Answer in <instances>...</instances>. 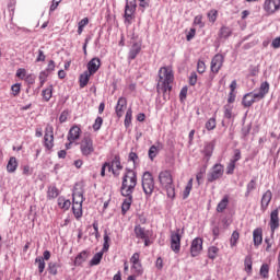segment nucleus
<instances>
[{"mask_svg": "<svg viewBox=\"0 0 280 280\" xmlns=\"http://www.w3.org/2000/svg\"><path fill=\"white\" fill-rule=\"evenodd\" d=\"M91 75H93V74H91V72H89V71H85L80 75V88L81 89H84V86H86V84H89V80H90Z\"/></svg>", "mask_w": 280, "mask_h": 280, "instance_id": "obj_26", "label": "nucleus"}, {"mask_svg": "<svg viewBox=\"0 0 280 280\" xmlns=\"http://www.w3.org/2000/svg\"><path fill=\"white\" fill-rule=\"evenodd\" d=\"M35 264H38V270H39V273L42 275V272L45 271V259L43 257H37L35 259Z\"/></svg>", "mask_w": 280, "mask_h": 280, "instance_id": "obj_46", "label": "nucleus"}, {"mask_svg": "<svg viewBox=\"0 0 280 280\" xmlns=\"http://www.w3.org/2000/svg\"><path fill=\"white\" fill-rule=\"evenodd\" d=\"M196 36V28H190V31L188 32L187 36H186V40H191V38H194Z\"/></svg>", "mask_w": 280, "mask_h": 280, "instance_id": "obj_63", "label": "nucleus"}, {"mask_svg": "<svg viewBox=\"0 0 280 280\" xmlns=\"http://www.w3.org/2000/svg\"><path fill=\"white\" fill-rule=\"evenodd\" d=\"M45 52L43 50H38V56L36 58V62H45Z\"/></svg>", "mask_w": 280, "mask_h": 280, "instance_id": "obj_59", "label": "nucleus"}, {"mask_svg": "<svg viewBox=\"0 0 280 280\" xmlns=\"http://www.w3.org/2000/svg\"><path fill=\"white\" fill-rule=\"evenodd\" d=\"M139 253H135L132 256H131V258H130V262L131 264H139V262H141V260H139Z\"/></svg>", "mask_w": 280, "mask_h": 280, "instance_id": "obj_61", "label": "nucleus"}, {"mask_svg": "<svg viewBox=\"0 0 280 280\" xmlns=\"http://www.w3.org/2000/svg\"><path fill=\"white\" fill-rule=\"evenodd\" d=\"M69 117V112L63 110L59 116L60 124H65L67 121V118Z\"/></svg>", "mask_w": 280, "mask_h": 280, "instance_id": "obj_57", "label": "nucleus"}, {"mask_svg": "<svg viewBox=\"0 0 280 280\" xmlns=\"http://www.w3.org/2000/svg\"><path fill=\"white\" fill-rule=\"evenodd\" d=\"M135 233L136 237H138L139 240H147L148 237V232L145 231L144 228H141V225L135 226Z\"/></svg>", "mask_w": 280, "mask_h": 280, "instance_id": "obj_24", "label": "nucleus"}, {"mask_svg": "<svg viewBox=\"0 0 280 280\" xmlns=\"http://www.w3.org/2000/svg\"><path fill=\"white\" fill-rule=\"evenodd\" d=\"M84 261H86V252L80 253L74 259L75 266H81Z\"/></svg>", "mask_w": 280, "mask_h": 280, "instance_id": "obj_44", "label": "nucleus"}, {"mask_svg": "<svg viewBox=\"0 0 280 280\" xmlns=\"http://www.w3.org/2000/svg\"><path fill=\"white\" fill-rule=\"evenodd\" d=\"M253 238H254V245L255 246H261V243L264 242V236H262L261 229L254 230Z\"/></svg>", "mask_w": 280, "mask_h": 280, "instance_id": "obj_22", "label": "nucleus"}, {"mask_svg": "<svg viewBox=\"0 0 280 280\" xmlns=\"http://www.w3.org/2000/svg\"><path fill=\"white\" fill-rule=\"evenodd\" d=\"M137 11V0H126L125 5V21H132V14Z\"/></svg>", "mask_w": 280, "mask_h": 280, "instance_id": "obj_8", "label": "nucleus"}, {"mask_svg": "<svg viewBox=\"0 0 280 280\" xmlns=\"http://www.w3.org/2000/svg\"><path fill=\"white\" fill-rule=\"evenodd\" d=\"M126 106H128V101L126 97H119L116 105L117 117H124V110H126Z\"/></svg>", "mask_w": 280, "mask_h": 280, "instance_id": "obj_17", "label": "nucleus"}, {"mask_svg": "<svg viewBox=\"0 0 280 280\" xmlns=\"http://www.w3.org/2000/svg\"><path fill=\"white\" fill-rule=\"evenodd\" d=\"M72 211L77 219L82 218V203H72Z\"/></svg>", "mask_w": 280, "mask_h": 280, "instance_id": "obj_35", "label": "nucleus"}, {"mask_svg": "<svg viewBox=\"0 0 280 280\" xmlns=\"http://www.w3.org/2000/svg\"><path fill=\"white\" fill-rule=\"evenodd\" d=\"M222 176H224V166L222 164H214L211 172L207 174V180L208 183H215Z\"/></svg>", "mask_w": 280, "mask_h": 280, "instance_id": "obj_6", "label": "nucleus"}, {"mask_svg": "<svg viewBox=\"0 0 280 280\" xmlns=\"http://www.w3.org/2000/svg\"><path fill=\"white\" fill-rule=\"evenodd\" d=\"M240 241V232L234 231L230 238V246L233 248L234 246H237V242Z\"/></svg>", "mask_w": 280, "mask_h": 280, "instance_id": "obj_39", "label": "nucleus"}, {"mask_svg": "<svg viewBox=\"0 0 280 280\" xmlns=\"http://www.w3.org/2000/svg\"><path fill=\"white\" fill-rule=\"evenodd\" d=\"M108 242H110V237L108 236V234H104V244H103L102 253H106L108 248H110V245L108 244Z\"/></svg>", "mask_w": 280, "mask_h": 280, "instance_id": "obj_50", "label": "nucleus"}, {"mask_svg": "<svg viewBox=\"0 0 280 280\" xmlns=\"http://www.w3.org/2000/svg\"><path fill=\"white\" fill-rule=\"evenodd\" d=\"M270 200H272V191L267 190L261 197V201H260L261 211H266V209H268V205H270Z\"/></svg>", "mask_w": 280, "mask_h": 280, "instance_id": "obj_18", "label": "nucleus"}, {"mask_svg": "<svg viewBox=\"0 0 280 280\" xmlns=\"http://www.w3.org/2000/svg\"><path fill=\"white\" fill-rule=\"evenodd\" d=\"M164 188L166 189L167 197L174 200V198H176V188L174 187V184L165 186Z\"/></svg>", "mask_w": 280, "mask_h": 280, "instance_id": "obj_38", "label": "nucleus"}, {"mask_svg": "<svg viewBox=\"0 0 280 280\" xmlns=\"http://www.w3.org/2000/svg\"><path fill=\"white\" fill-rule=\"evenodd\" d=\"M202 253V238H194L190 246L191 257H198Z\"/></svg>", "mask_w": 280, "mask_h": 280, "instance_id": "obj_11", "label": "nucleus"}, {"mask_svg": "<svg viewBox=\"0 0 280 280\" xmlns=\"http://www.w3.org/2000/svg\"><path fill=\"white\" fill-rule=\"evenodd\" d=\"M208 19L210 23H214L215 21H218V10H210L208 12Z\"/></svg>", "mask_w": 280, "mask_h": 280, "instance_id": "obj_48", "label": "nucleus"}, {"mask_svg": "<svg viewBox=\"0 0 280 280\" xmlns=\"http://www.w3.org/2000/svg\"><path fill=\"white\" fill-rule=\"evenodd\" d=\"M132 124V108H128L125 116V127L130 128Z\"/></svg>", "mask_w": 280, "mask_h": 280, "instance_id": "obj_36", "label": "nucleus"}, {"mask_svg": "<svg viewBox=\"0 0 280 280\" xmlns=\"http://www.w3.org/2000/svg\"><path fill=\"white\" fill-rule=\"evenodd\" d=\"M206 69H207V66L205 65V61H200L199 60L197 62V71H198V73H205Z\"/></svg>", "mask_w": 280, "mask_h": 280, "instance_id": "obj_53", "label": "nucleus"}, {"mask_svg": "<svg viewBox=\"0 0 280 280\" xmlns=\"http://www.w3.org/2000/svg\"><path fill=\"white\" fill-rule=\"evenodd\" d=\"M233 34V31H231V27L222 26L219 32L220 38H229Z\"/></svg>", "mask_w": 280, "mask_h": 280, "instance_id": "obj_31", "label": "nucleus"}, {"mask_svg": "<svg viewBox=\"0 0 280 280\" xmlns=\"http://www.w3.org/2000/svg\"><path fill=\"white\" fill-rule=\"evenodd\" d=\"M106 167L108 168V172H113L114 176H119V172L116 170H124V166H121V160L119 155H115V158L112 161V165L108 162H105L101 168V176H106Z\"/></svg>", "mask_w": 280, "mask_h": 280, "instance_id": "obj_3", "label": "nucleus"}, {"mask_svg": "<svg viewBox=\"0 0 280 280\" xmlns=\"http://www.w3.org/2000/svg\"><path fill=\"white\" fill-rule=\"evenodd\" d=\"M104 257V252L96 253L90 261V266H100L102 258Z\"/></svg>", "mask_w": 280, "mask_h": 280, "instance_id": "obj_29", "label": "nucleus"}, {"mask_svg": "<svg viewBox=\"0 0 280 280\" xmlns=\"http://www.w3.org/2000/svg\"><path fill=\"white\" fill-rule=\"evenodd\" d=\"M206 128L208 130H214L215 128V118H210L207 122H206Z\"/></svg>", "mask_w": 280, "mask_h": 280, "instance_id": "obj_52", "label": "nucleus"}, {"mask_svg": "<svg viewBox=\"0 0 280 280\" xmlns=\"http://www.w3.org/2000/svg\"><path fill=\"white\" fill-rule=\"evenodd\" d=\"M215 148V144L213 142H208L205 144L203 148V154L205 156H211V154H213V149Z\"/></svg>", "mask_w": 280, "mask_h": 280, "instance_id": "obj_33", "label": "nucleus"}, {"mask_svg": "<svg viewBox=\"0 0 280 280\" xmlns=\"http://www.w3.org/2000/svg\"><path fill=\"white\" fill-rule=\"evenodd\" d=\"M18 167H19V162H16V158H10L7 164V172H9L10 174H13V172H16Z\"/></svg>", "mask_w": 280, "mask_h": 280, "instance_id": "obj_23", "label": "nucleus"}, {"mask_svg": "<svg viewBox=\"0 0 280 280\" xmlns=\"http://www.w3.org/2000/svg\"><path fill=\"white\" fill-rule=\"evenodd\" d=\"M100 67H102V61L94 57L88 62V72L93 75L100 71Z\"/></svg>", "mask_w": 280, "mask_h": 280, "instance_id": "obj_14", "label": "nucleus"}, {"mask_svg": "<svg viewBox=\"0 0 280 280\" xmlns=\"http://www.w3.org/2000/svg\"><path fill=\"white\" fill-rule=\"evenodd\" d=\"M80 150L83 156H91V154L95 152V148L93 147V138H91V136H85L82 139Z\"/></svg>", "mask_w": 280, "mask_h": 280, "instance_id": "obj_5", "label": "nucleus"}, {"mask_svg": "<svg viewBox=\"0 0 280 280\" xmlns=\"http://www.w3.org/2000/svg\"><path fill=\"white\" fill-rule=\"evenodd\" d=\"M131 264H132L131 270L133 275H137V277H141V275H143V266L141 265V262H131Z\"/></svg>", "mask_w": 280, "mask_h": 280, "instance_id": "obj_28", "label": "nucleus"}, {"mask_svg": "<svg viewBox=\"0 0 280 280\" xmlns=\"http://www.w3.org/2000/svg\"><path fill=\"white\" fill-rule=\"evenodd\" d=\"M159 180L162 187H170V185H174V179L172 178V173L170 171H162L159 174Z\"/></svg>", "mask_w": 280, "mask_h": 280, "instance_id": "obj_10", "label": "nucleus"}, {"mask_svg": "<svg viewBox=\"0 0 280 280\" xmlns=\"http://www.w3.org/2000/svg\"><path fill=\"white\" fill-rule=\"evenodd\" d=\"M224 117L225 119H231L233 117V107H231V105L224 106Z\"/></svg>", "mask_w": 280, "mask_h": 280, "instance_id": "obj_49", "label": "nucleus"}, {"mask_svg": "<svg viewBox=\"0 0 280 280\" xmlns=\"http://www.w3.org/2000/svg\"><path fill=\"white\" fill-rule=\"evenodd\" d=\"M218 253H220V248L217 246H211L208 249V257L209 259H215L218 257Z\"/></svg>", "mask_w": 280, "mask_h": 280, "instance_id": "obj_40", "label": "nucleus"}, {"mask_svg": "<svg viewBox=\"0 0 280 280\" xmlns=\"http://www.w3.org/2000/svg\"><path fill=\"white\" fill-rule=\"evenodd\" d=\"M269 91H270V84L267 81H265L264 83L260 84L259 92L256 93V97H258V100H264V97H266Z\"/></svg>", "mask_w": 280, "mask_h": 280, "instance_id": "obj_20", "label": "nucleus"}, {"mask_svg": "<svg viewBox=\"0 0 280 280\" xmlns=\"http://www.w3.org/2000/svg\"><path fill=\"white\" fill-rule=\"evenodd\" d=\"M226 207H229V196L225 195L217 206L218 213L224 212V209H226Z\"/></svg>", "mask_w": 280, "mask_h": 280, "instance_id": "obj_27", "label": "nucleus"}, {"mask_svg": "<svg viewBox=\"0 0 280 280\" xmlns=\"http://www.w3.org/2000/svg\"><path fill=\"white\" fill-rule=\"evenodd\" d=\"M256 100H259V96H257V93L249 92L244 95L242 104L245 108H250V105L255 104Z\"/></svg>", "mask_w": 280, "mask_h": 280, "instance_id": "obj_16", "label": "nucleus"}, {"mask_svg": "<svg viewBox=\"0 0 280 280\" xmlns=\"http://www.w3.org/2000/svg\"><path fill=\"white\" fill-rule=\"evenodd\" d=\"M269 226L271 229V233H275L277 229H279V209L271 211Z\"/></svg>", "mask_w": 280, "mask_h": 280, "instance_id": "obj_15", "label": "nucleus"}, {"mask_svg": "<svg viewBox=\"0 0 280 280\" xmlns=\"http://www.w3.org/2000/svg\"><path fill=\"white\" fill-rule=\"evenodd\" d=\"M264 8L268 14H275L280 10V0H266Z\"/></svg>", "mask_w": 280, "mask_h": 280, "instance_id": "obj_13", "label": "nucleus"}, {"mask_svg": "<svg viewBox=\"0 0 280 280\" xmlns=\"http://www.w3.org/2000/svg\"><path fill=\"white\" fill-rule=\"evenodd\" d=\"M11 90L13 92V95L16 96L19 93H21V84L15 83L11 86Z\"/></svg>", "mask_w": 280, "mask_h": 280, "instance_id": "obj_54", "label": "nucleus"}, {"mask_svg": "<svg viewBox=\"0 0 280 280\" xmlns=\"http://www.w3.org/2000/svg\"><path fill=\"white\" fill-rule=\"evenodd\" d=\"M135 187H137V172L126 168V174L122 177V184L120 187L121 196L126 198L121 206L122 215H126V213L130 211Z\"/></svg>", "mask_w": 280, "mask_h": 280, "instance_id": "obj_1", "label": "nucleus"}, {"mask_svg": "<svg viewBox=\"0 0 280 280\" xmlns=\"http://www.w3.org/2000/svg\"><path fill=\"white\" fill-rule=\"evenodd\" d=\"M183 236L180 235V229L171 232V248L173 253H180V240Z\"/></svg>", "mask_w": 280, "mask_h": 280, "instance_id": "obj_7", "label": "nucleus"}, {"mask_svg": "<svg viewBox=\"0 0 280 280\" xmlns=\"http://www.w3.org/2000/svg\"><path fill=\"white\" fill-rule=\"evenodd\" d=\"M142 189L148 198L154 192V177L152 173L144 172L142 175Z\"/></svg>", "mask_w": 280, "mask_h": 280, "instance_id": "obj_4", "label": "nucleus"}, {"mask_svg": "<svg viewBox=\"0 0 280 280\" xmlns=\"http://www.w3.org/2000/svg\"><path fill=\"white\" fill-rule=\"evenodd\" d=\"M234 170H235V162L230 161V163L228 164L226 174H233Z\"/></svg>", "mask_w": 280, "mask_h": 280, "instance_id": "obj_62", "label": "nucleus"}, {"mask_svg": "<svg viewBox=\"0 0 280 280\" xmlns=\"http://www.w3.org/2000/svg\"><path fill=\"white\" fill-rule=\"evenodd\" d=\"M59 207H61V209H66L67 211L71 208V201L70 200H65L63 202L59 201Z\"/></svg>", "mask_w": 280, "mask_h": 280, "instance_id": "obj_56", "label": "nucleus"}, {"mask_svg": "<svg viewBox=\"0 0 280 280\" xmlns=\"http://www.w3.org/2000/svg\"><path fill=\"white\" fill-rule=\"evenodd\" d=\"M268 272H270V266H268V264H262L259 271L260 277H262V279H268Z\"/></svg>", "mask_w": 280, "mask_h": 280, "instance_id": "obj_41", "label": "nucleus"}, {"mask_svg": "<svg viewBox=\"0 0 280 280\" xmlns=\"http://www.w3.org/2000/svg\"><path fill=\"white\" fill-rule=\"evenodd\" d=\"M240 159H242V152L238 149H236L234 151V158L231 161L236 163L237 161H240Z\"/></svg>", "mask_w": 280, "mask_h": 280, "instance_id": "obj_58", "label": "nucleus"}, {"mask_svg": "<svg viewBox=\"0 0 280 280\" xmlns=\"http://www.w3.org/2000/svg\"><path fill=\"white\" fill-rule=\"evenodd\" d=\"M271 47H273V49H279V47H280V37H276V38L272 40Z\"/></svg>", "mask_w": 280, "mask_h": 280, "instance_id": "obj_64", "label": "nucleus"}, {"mask_svg": "<svg viewBox=\"0 0 280 280\" xmlns=\"http://www.w3.org/2000/svg\"><path fill=\"white\" fill-rule=\"evenodd\" d=\"M256 187H257V183L255 182V179H252L247 184V190L245 192V198H248L250 196V191H255Z\"/></svg>", "mask_w": 280, "mask_h": 280, "instance_id": "obj_43", "label": "nucleus"}, {"mask_svg": "<svg viewBox=\"0 0 280 280\" xmlns=\"http://www.w3.org/2000/svg\"><path fill=\"white\" fill-rule=\"evenodd\" d=\"M141 52V44L135 43L132 44L130 50H129V60H135L137 56Z\"/></svg>", "mask_w": 280, "mask_h": 280, "instance_id": "obj_21", "label": "nucleus"}, {"mask_svg": "<svg viewBox=\"0 0 280 280\" xmlns=\"http://www.w3.org/2000/svg\"><path fill=\"white\" fill-rule=\"evenodd\" d=\"M159 81H158V93L159 95H163L164 100H170V93L172 91V82H174V72L170 70L167 67H162L159 70Z\"/></svg>", "mask_w": 280, "mask_h": 280, "instance_id": "obj_2", "label": "nucleus"}, {"mask_svg": "<svg viewBox=\"0 0 280 280\" xmlns=\"http://www.w3.org/2000/svg\"><path fill=\"white\" fill-rule=\"evenodd\" d=\"M102 124H104V119L98 116V117L95 119V122H94L93 126H92L94 132H97V130H100V128H102Z\"/></svg>", "mask_w": 280, "mask_h": 280, "instance_id": "obj_47", "label": "nucleus"}, {"mask_svg": "<svg viewBox=\"0 0 280 280\" xmlns=\"http://www.w3.org/2000/svg\"><path fill=\"white\" fill-rule=\"evenodd\" d=\"M192 188H194V178H190L183 191V200H187V198H189V194H191Z\"/></svg>", "mask_w": 280, "mask_h": 280, "instance_id": "obj_25", "label": "nucleus"}, {"mask_svg": "<svg viewBox=\"0 0 280 280\" xmlns=\"http://www.w3.org/2000/svg\"><path fill=\"white\" fill-rule=\"evenodd\" d=\"M195 25H199L200 27H205V24L202 23V15H197L194 20Z\"/></svg>", "mask_w": 280, "mask_h": 280, "instance_id": "obj_60", "label": "nucleus"}, {"mask_svg": "<svg viewBox=\"0 0 280 280\" xmlns=\"http://www.w3.org/2000/svg\"><path fill=\"white\" fill-rule=\"evenodd\" d=\"M72 202L73 203H82L84 202V194L82 191H75L72 194Z\"/></svg>", "mask_w": 280, "mask_h": 280, "instance_id": "obj_34", "label": "nucleus"}, {"mask_svg": "<svg viewBox=\"0 0 280 280\" xmlns=\"http://www.w3.org/2000/svg\"><path fill=\"white\" fill-rule=\"evenodd\" d=\"M48 75L49 74H47V72H45V71L39 73L40 86H43V84H45V82H47Z\"/></svg>", "mask_w": 280, "mask_h": 280, "instance_id": "obj_55", "label": "nucleus"}, {"mask_svg": "<svg viewBox=\"0 0 280 280\" xmlns=\"http://www.w3.org/2000/svg\"><path fill=\"white\" fill-rule=\"evenodd\" d=\"M245 271L250 275L253 272V257L250 255L245 257L244 260Z\"/></svg>", "mask_w": 280, "mask_h": 280, "instance_id": "obj_30", "label": "nucleus"}, {"mask_svg": "<svg viewBox=\"0 0 280 280\" xmlns=\"http://www.w3.org/2000/svg\"><path fill=\"white\" fill-rule=\"evenodd\" d=\"M47 194L48 198H58L59 196L58 188L56 186L49 187Z\"/></svg>", "mask_w": 280, "mask_h": 280, "instance_id": "obj_45", "label": "nucleus"}, {"mask_svg": "<svg viewBox=\"0 0 280 280\" xmlns=\"http://www.w3.org/2000/svg\"><path fill=\"white\" fill-rule=\"evenodd\" d=\"M58 268H60V262H49L48 272L49 275H58Z\"/></svg>", "mask_w": 280, "mask_h": 280, "instance_id": "obj_37", "label": "nucleus"}, {"mask_svg": "<svg viewBox=\"0 0 280 280\" xmlns=\"http://www.w3.org/2000/svg\"><path fill=\"white\" fill-rule=\"evenodd\" d=\"M54 93V88L50 85L48 89L43 90L42 95L46 102L51 100V95Z\"/></svg>", "mask_w": 280, "mask_h": 280, "instance_id": "obj_42", "label": "nucleus"}, {"mask_svg": "<svg viewBox=\"0 0 280 280\" xmlns=\"http://www.w3.org/2000/svg\"><path fill=\"white\" fill-rule=\"evenodd\" d=\"M82 132V129L78 126H73L68 133V141H78L80 139V133Z\"/></svg>", "mask_w": 280, "mask_h": 280, "instance_id": "obj_19", "label": "nucleus"}, {"mask_svg": "<svg viewBox=\"0 0 280 280\" xmlns=\"http://www.w3.org/2000/svg\"><path fill=\"white\" fill-rule=\"evenodd\" d=\"M159 150H161V143L156 145H152L149 149V159H151V161H154V159H156V154H159Z\"/></svg>", "mask_w": 280, "mask_h": 280, "instance_id": "obj_32", "label": "nucleus"}, {"mask_svg": "<svg viewBox=\"0 0 280 280\" xmlns=\"http://www.w3.org/2000/svg\"><path fill=\"white\" fill-rule=\"evenodd\" d=\"M196 82H198V74H196V72H191L189 77L190 86H196Z\"/></svg>", "mask_w": 280, "mask_h": 280, "instance_id": "obj_51", "label": "nucleus"}, {"mask_svg": "<svg viewBox=\"0 0 280 280\" xmlns=\"http://www.w3.org/2000/svg\"><path fill=\"white\" fill-rule=\"evenodd\" d=\"M44 145L46 150H51L54 148V127L51 126L46 127Z\"/></svg>", "mask_w": 280, "mask_h": 280, "instance_id": "obj_9", "label": "nucleus"}, {"mask_svg": "<svg viewBox=\"0 0 280 280\" xmlns=\"http://www.w3.org/2000/svg\"><path fill=\"white\" fill-rule=\"evenodd\" d=\"M222 65H224V56L217 54L211 60V72L218 73L222 69Z\"/></svg>", "mask_w": 280, "mask_h": 280, "instance_id": "obj_12", "label": "nucleus"}]
</instances>
